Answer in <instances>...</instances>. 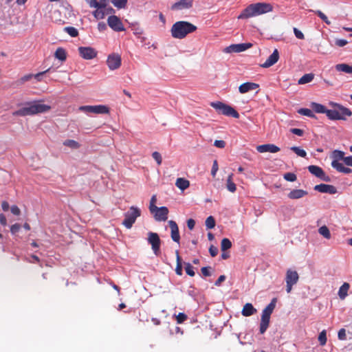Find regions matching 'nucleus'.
<instances>
[{"label":"nucleus","mask_w":352,"mask_h":352,"mask_svg":"<svg viewBox=\"0 0 352 352\" xmlns=\"http://www.w3.org/2000/svg\"><path fill=\"white\" fill-rule=\"evenodd\" d=\"M148 242L151 245L152 250L156 256L160 254L161 240L155 232H148Z\"/></svg>","instance_id":"obj_10"},{"label":"nucleus","mask_w":352,"mask_h":352,"mask_svg":"<svg viewBox=\"0 0 352 352\" xmlns=\"http://www.w3.org/2000/svg\"><path fill=\"white\" fill-rule=\"evenodd\" d=\"M80 110L87 113H94L98 114H105L109 112V109L108 107L101 104L94 106H82L80 107Z\"/></svg>","instance_id":"obj_11"},{"label":"nucleus","mask_w":352,"mask_h":352,"mask_svg":"<svg viewBox=\"0 0 352 352\" xmlns=\"http://www.w3.org/2000/svg\"><path fill=\"white\" fill-rule=\"evenodd\" d=\"M157 201L156 195H153L151 201H150V205H149V210L150 212L154 210L157 206H155V203Z\"/></svg>","instance_id":"obj_51"},{"label":"nucleus","mask_w":352,"mask_h":352,"mask_svg":"<svg viewBox=\"0 0 352 352\" xmlns=\"http://www.w3.org/2000/svg\"><path fill=\"white\" fill-rule=\"evenodd\" d=\"M319 233L326 239H330L331 234L329 228L326 226L320 227L318 230Z\"/></svg>","instance_id":"obj_39"},{"label":"nucleus","mask_w":352,"mask_h":352,"mask_svg":"<svg viewBox=\"0 0 352 352\" xmlns=\"http://www.w3.org/2000/svg\"><path fill=\"white\" fill-rule=\"evenodd\" d=\"M279 58V53L278 50L275 49L273 53L269 56L266 61L261 65L263 68H268L276 63Z\"/></svg>","instance_id":"obj_22"},{"label":"nucleus","mask_w":352,"mask_h":352,"mask_svg":"<svg viewBox=\"0 0 352 352\" xmlns=\"http://www.w3.org/2000/svg\"><path fill=\"white\" fill-rule=\"evenodd\" d=\"M51 107L44 104H40L38 101L26 102L25 107L14 111V116H27L37 113L47 112L50 110Z\"/></svg>","instance_id":"obj_1"},{"label":"nucleus","mask_w":352,"mask_h":352,"mask_svg":"<svg viewBox=\"0 0 352 352\" xmlns=\"http://www.w3.org/2000/svg\"><path fill=\"white\" fill-rule=\"evenodd\" d=\"M276 303V298H273L270 303L263 310L261 323H260V333L263 334L267 329L270 324V316L275 309Z\"/></svg>","instance_id":"obj_5"},{"label":"nucleus","mask_w":352,"mask_h":352,"mask_svg":"<svg viewBox=\"0 0 352 352\" xmlns=\"http://www.w3.org/2000/svg\"><path fill=\"white\" fill-rule=\"evenodd\" d=\"M331 166L333 168L336 169L338 172L341 173L342 170L344 168V165L339 162L338 160H334L331 162Z\"/></svg>","instance_id":"obj_44"},{"label":"nucleus","mask_w":352,"mask_h":352,"mask_svg":"<svg viewBox=\"0 0 352 352\" xmlns=\"http://www.w3.org/2000/svg\"><path fill=\"white\" fill-rule=\"evenodd\" d=\"M308 194V192L302 189H293L288 195V198L291 199H298Z\"/></svg>","instance_id":"obj_25"},{"label":"nucleus","mask_w":352,"mask_h":352,"mask_svg":"<svg viewBox=\"0 0 352 352\" xmlns=\"http://www.w3.org/2000/svg\"><path fill=\"white\" fill-rule=\"evenodd\" d=\"M259 87V85L255 82H247L241 84L239 87L241 94H245Z\"/></svg>","instance_id":"obj_24"},{"label":"nucleus","mask_w":352,"mask_h":352,"mask_svg":"<svg viewBox=\"0 0 352 352\" xmlns=\"http://www.w3.org/2000/svg\"><path fill=\"white\" fill-rule=\"evenodd\" d=\"M283 178L288 182H294L296 180L297 177L293 173H287L284 174Z\"/></svg>","instance_id":"obj_47"},{"label":"nucleus","mask_w":352,"mask_h":352,"mask_svg":"<svg viewBox=\"0 0 352 352\" xmlns=\"http://www.w3.org/2000/svg\"><path fill=\"white\" fill-rule=\"evenodd\" d=\"M109 26L116 32H121L124 30V25L120 19L115 16H110L107 19Z\"/></svg>","instance_id":"obj_16"},{"label":"nucleus","mask_w":352,"mask_h":352,"mask_svg":"<svg viewBox=\"0 0 352 352\" xmlns=\"http://www.w3.org/2000/svg\"><path fill=\"white\" fill-rule=\"evenodd\" d=\"M168 225L170 228V236L172 240L174 242L179 243L180 241V235L177 223L173 220H170L168 221Z\"/></svg>","instance_id":"obj_20"},{"label":"nucleus","mask_w":352,"mask_h":352,"mask_svg":"<svg viewBox=\"0 0 352 352\" xmlns=\"http://www.w3.org/2000/svg\"><path fill=\"white\" fill-rule=\"evenodd\" d=\"M336 69L338 72H342L346 74H352V66L346 63L336 65Z\"/></svg>","instance_id":"obj_32"},{"label":"nucleus","mask_w":352,"mask_h":352,"mask_svg":"<svg viewBox=\"0 0 352 352\" xmlns=\"http://www.w3.org/2000/svg\"><path fill=\"white\" fill-rule=\"evenodd\" d=\"M152 157L156 161V162L158 165H160L162 164V158L161 154L159 152H157V151L153 152L152 153Z\"/></svg>","instance_id":"obj_49"},{"label":"nucleus","mask_w":352,"mask_h":352,"mask_svg":"<svg viewBox=\"0 0 352 352\" xmlns=\"http://www.w3.org/2000/svg\"><path fill=\"white\" fill-rule=\"evenodd\" d=\"M232 177L233 174H230L228 175L226 182V188L230 192H234L236 190V184L232 181Z\"/></svg>","instance_id":"obj_34"},{"label":"nucleus","mask_w":352,"mask_h":352,"mask_svg":"<svg viewBox=\"0 0 352 352\" xmlns=\"http://www.w3.org/2000/svg\"><path fill=\"white\" fill-rule=\"evenodd\" d=\"M21 229V226L20 224L19 223H15L14 225H12L10 228V232L12 233V234H16V232H18L19 231V230Z\"/></svg>","instance_id":"obj_60"},{"label":"nucleus","mask_w":352,"mask_h":352,"mask_svg":"<svg viewBox=\"0 0 352 352\" xmlns=\"http://www.w3.org/2000/svg\"><path fill=\"white\" fill-rule=\"evenodd\" d=\"M311 107L316 113H325L327 116V112L329 109H327L324 105L316 102H312L311 104Z\"/></svg>","instance_id":"obj_29"},{"label":"nucleus","mask_w":352,"mask_h":352,"mask_svg":"<svg viewBox=\"0 0 352 352\" xmlns=\"http://www.w3.org/2000/svg\"><path fill=\"white\" fill-rule=\"evenodd\" d=\"M141 210L136 206H131L129 210L124 214L122 225L127 229H131L138 217H140Z\"/></svg>","instance_id":"obj_7"},{"label":"nucleus","mask_w":352,"mask_h":352,"mask_svg":"<svg viewBox=\"0 0 352 352\" xmlns=\"http://www.w3.org/2000/svg\"><path fill=\"white\" fill-rule=\"evenodd\" d=\"M10 210L12 213L14 215H19L21 214V210L16 205L12 206Z\"/></svg>","instance_id":"obj_61"},{"label":"nucleus","mask_w":352,"mask_h":352,"mask_svg":"<svg viewBox=\"0 0 352 352\" xmlns=\"http://www.w3.org/2000/svg\"><path fill=\"white\" fill-rule=\"evenodd\" d=\"M210 106L213 107L218 113L223 114L226 116H231L234 118H239V113L231 106L228 105L222 102H212Z\"/></svg>","instance_id":"obj_6"},{"label":"nucleus","mask_w":352,"mask_h":352,"mask_svg":"<svg viewBox=\"0 0 352 352\" xmlns=\"http://www.w3.org/2000/svg\"><path fill=\"white\" fill-rule=\"evenodd\" d=\"M348 43V41L345 39H336L335 41L336 45L338 47H344Z\"/></svg>","instance_id":"obj_58"},{"label":"nucleus","mask_w":352,"mask_h":352,"mask_svg":"<svg viewBox=\"0 0 352 352\" xmlns=\"http://www.w3.org/2000/svg\"><path fill=\"white\" fill-rule=\"evenodd\" d=\"M350 288V285L348 283H344L338 290V296L341 300L345 299L348 296V291Z\"/></svg>","instance_id":"obj_28"},{"label":"nucleus","mask_w":352,"mask_h":352,"mask_svg":"<svg viewBox=\"0 0 352 352\" xmlns=\"http://www.w3.org/2000/svg\"><path fill=\"white\" fill-rule=\"evenodd\" d=\"M338 337L341 340H344L346 339V331L344 329H341L339 330Z\"/></svg>","instance_id":"obj_56"},{"label":"nucleus","mask_w":352,"mask_h":352,"mask_svg":"<svg viewBox=\"0 0 352 352\" xmlns=\"http://www.w3.org/2000/svg\"><path fill=\"white\" fill-rule=\"evenodd\" d=\"M168 209L166 206L157 207L151 213L153 214L154 218L157 221H165L168 219Z\"/></svg>","instance_id":"obj_12"},{"label":"nucleus","mask_w":352,"mask_h":352,"mask_svg":"<svg viewBox=\"0 0 352 352\" xmlns=\"http://www.w3.org/2000/svg\"><path fill=\"white\" fill-rule=\"evenodd\" d=\"M51 19L53 22L59 23V24H63L65 23L64 19L63 17L62 12H59V8L57 6L56 8H54L53 10L51 11L50 14Z\"/></svg>","instance_id":"obj_23"},{"label":"nucleus","mask_w":352,"mask_h":352,"mask_svg":"<svg viewBox=\"0 0 352 352\" xmlns=\"http://www.w3.org/2000/svg\"><path fill=\"white\" fill-rule=\"evenodd\" d=\"M175 186L182 190L187 189L190 186V182L184 178L179 177L177 179Z\"/></svg>","instance_id":"obj_30"},{"label":"nucleus","mask_w":352,"mask_h":352,"mask_svg":"<svg viewBox=\"0 0 352 352\" xmlns=\"http://www.w3.org/2000/svg\"><path fill=\"white\" fill-rule=\"evenodd\" d=\"M188 319V316L184 313H179L176 316V320L177 324H182Z\"/></svg>","instance_id":"obj_45"},{"label":"nucleus","mask_w":352,"mask_h":352,"mask_svg":"<svg viewBox=\"0 0 352 352\" xmlns=\"http://www.w3.org/2000/svg\"><path fill=\"white\" fill-rule=\"evenodd\" d=\"M107 64L111 70L118 69L121 65V57L118 54H111L109 55Z\"/></svg>","instance_id":"obj_15"},{"label":"nucleus","mask_w":352,"mask_h":352,"mask_svg":"<svg viewBox=\"0 0 352 352\" xmlns=\"http://www.w3.org/2000/svg\"><path fill=\"white\" fill-rule=\"evenodd\" d=\"M206 227L208 229H212L215 226V220L214 218L212 216H209L207 217L205 221Z\"/></svg>","instance_id":"obj_41"},{"label":"nucleus","mask_w":352,"mask_h":352,"mask_svg":"<svg viewBox=\"0 0 352 352\" xmlns=\"http://www.w3.org/2000/svg\"><path fill=\"white\" fill-rule=\"evenodd\" d=\"M176 254V261H177V265L175 268V272L178 276L182 275V259L179 256V253L178 250L175 251Z\"/></svg>","instance_id":"obj_33"},{"label":"nucleus","mask_w":352,"mask_h":352,"mask_svg":"<svg viewBox=\"0 0 352 352\" xmlns=\"http://www.w3.org/2000/svg\"><path fill=\"white\" fill-rule=\"evenodd\" d=\"M291 150L293 151L297 155L305 157L307 155V153L305 150L301 149L300 147L298 146H292L291 147Z\"/></svg>","instance_id":"obj_42"},{"label":"nucleus","mask_w":352,"mask_h":352,"mask_svg":"<svg viewBox=\"0 0 352 352\" xmlns=\"http://www.w3.org/2000/svg\"><path fill=\"white\" fill-rule=\"evenodd\" d=\"M90 8H95L96 10L93 12L97 19H102L110 12L106 11L107 6V1H89Z\"/></svg>","instance_id":"obj_8"},{"label":"nucleus","mask_w":352,"mask_h":352,"mask_svg":"<svg viewBox=\"0 0 352 352\" xmlns=\"http://www.w3.org/2000/svg\"><path fill=\"white\" fill-rule=\"evenodd\" d=\"M78 52L80 56L86 60L93 59L97 56V52L91 47H80Z\"/></svg>","instance_id":"obj_17"},{"label":"nucleus","mask_w":352,"mask_h":352,"mask_svg":"<svg viewBox=\"0 0 352 352\" xmlns=\"http://www.w3.org/2000/svg\"><path fill=\"white\" fill-rule=\"evenodd\" d=\"M63 144L66 146L75 149L78 148L80 146V144L74 140H66L64 141Z\"/></svg>","instance_id":"obj_37"},{"label":"nucleus","mask_w":352,"mask_h":352,"mask_svg":"<svg viewBox=\"0 0 352 352\" xmlns=\"http://www.w3.org/2000/svg\"><path fill=\"white\" fill-rule=\"evenodd\" d=\"M197 30V26L192 23L185 21H179L175 22L171 29V36L175 38L182 39L185 38L188 34L192 33Z\"/></svg>","instance_id":"obj_3"},{"label":"nucleus","mask_w":352,"mask_h":352,"mask_svg":"<svg viewBox=\"0 0 352 352\" xmlns=\"http://www.w3.org/2000/svg\"><path fill=\"white\" fill-rule=\"evenodd\" d=\"M185 270L186 274L190 276H194L195 274L193 267L189 263H185Z\"/></svg>","instance_id":"obj_48"},{"label":"nucleus","mask_w":352,"mask_h":352,"mask_svg":"<svg viewBox=\"0 0 352 352\" xmlns=\"http://www.w3.org/2000/svg\"><path fill=\"white\" fill-rule=\"evenodd\" d=\"M64 31L72 37H76L78 35V30L74 27H65Z\"/></svg>","instance_id":"obj_40"},{"label":"nucleus","mask_w":352,"mask_h":352,"mask_svg":"<svg viewBox=\"0 0 352 352\" xmlns=\"http://www.w3.org/2000/svg\"><path fill=\"white\" fill-rule=\"evenodd\" d=\"M209 252L211 256L214 257L218 254V248L213 245H211L209 248Z\"/></svg>","instance_id":"obj_53"},{"label":"nucleus","mask_w":352,"mask_h":352,"mask_svg":"<svg viewBox=\"0 0 352 352\" xmlns=\"http://www.w3.org/2000/svg\"><path fill=\"white\" fill-rule=\"evenodd\" d=\"M232 247V243L229 239L223 238L221 242V250L224 252Z\"/></svg>","instance_id":"obj_36"},{"label":"nucleus","mask_w":352,"mask_h":352,"mask_svg":"<svg viewBox=\"0 0 352 352\" xmlns=\"http://www.w3.org/2000/svg\"><path fill=\"white\" fill-rule=\"evenodd\" d=\"M299 276L296 271L288 270L286 273V291L290 293L294 285L296 284L298 280Z\"/></svg>","instance_id":"obj_9"},{"label":"nucleus","mask_w":352,"mask_h":352,"mask_svg":"<svg viewBox=\"0 0 352 352\" xmlns=\"http://www.w3.org/2000/svg\"><path fill=\"white\" fill-rule=\"evenodd\" d=\"M294 33L296 38H298L299 39H304L305 36H304L303 33L301 31H300L298 29H297L296 28H294Z\"/></svg>","instance_id":"obj_57"},{"label":"nucleus","mask_w":352,"mask_h":352,"mask_svg":"<svg viewBox=\"0 0 352 352\" xmlns=\"http://www.w3.org/2000/svg\"><path fill=\"white\" fill-rule=\"evenodd\" d=\"M32 77H33V75H32V74H27V75H25V76H23V77H21V78L19 79V82H20L21 84H23V83H24L25 82L30 80Z\"/></svg>","instance_id":"obj_62"},{"label":"nucleus","mask_w":352,"mask_h":352,"mask_svg":"<svg viewBox=\"0 0 352 352\" xmlns=\"http://www.w3.org/2000/svg\"><path fill=\"white\" fill-rule=\"evenodd\" d=\"M280 148L273 144H261L256 146V151L259 153H277L280 151Z\"/></svg>","instance_id":"obj_21"},{"label":"nucleus","mask_w":352,"mask_h":352,"mask_svg":"<svg viewBox=\"0 0 352 352\" xmlns=\"http://www.w3.org/2000/svg\"><path fill=\"white\" fill-rule=\"evenodd\" d=\"M314 189L320 192L329 193L331 195H333L337 192V189L334 186L325 184L316 185Z\"/></svg>","instance_id":"obj_19"},{"label":"nucleus","mask_w":352,"mask_h":352,"mask_svg":"<svg viewBox=\"0 0 352 352\" xmlns=\"http://www.w3.org/2000/svg\"><path fill=\"white\" fill-rule=\"evenodd\" d=\"M298 113L300 115L305 116L309 118H316V116L313 113V111L307 108H301L298 111Z\"/></svg>","instance_id":"obj_38"},{"label":"nucleus","mask_w":352,"mask_h":352,"mask_svg":"<svg viewBox=\"0 0 352 352\" xmlns=\"http://www.w3.org/2000/svg\"><path fill=\"white\" fill-rule=\"evenodd\" d=\"M114 6L118 9L124 8L126 6L127 1H111Z\"/></svg>","instance_id":"obj_52"},{"label":"nucleus","mask_w":352,"mask_h":352,"mask_svg":"<svg viewBox=\"0 0 352 352\" xmlns=\"http://www.w3.org/2000/svg\"><path fill=\"white\" fill-rule=\"evenodd\" d=\"M54 56L56 58L58 59L59 60L63 62L65 61L67 59V52L65 49L63 47H58L56 49Z\"/></svg>","instance_id":"obj_31"},{"label":"nucleus","mask_w":352,"mask_h":352,"mask_svg":"<svg viewBox=\"0 0 352 352\" xmlns=\"http://www.w3.org/2000/svg\"><path fill=\"white\" fill-rule=\"evenodd\" d=\"M314 78V75L313 74H306L298 80V82L299 85H304L312 81Z\"/></svg>","instance_id":"obj_35"},{"label":"nucleus","mask_w":352,"mask_h":352,"mask_svg":"<svg viewBox=\"0 0 352 352\" xmlns=\"http://www.w3.org/2000/svg\"><path fill=\"white\" fill-rule=\"evenodd\" d=\"M318 341L320 342V344L321 346H324L326 344V342H327V334H326V331L325 330H322L319 336H318Z\"/></svg>","instance_id":"obj_43"},{"label":"nucleus","mask_w":352,"mask_h":352,"mask_svg":"<svg viewBox=\"0 0 352 352\" xmlns=\"http://www.w3.org/2000/svg\"><path fill=\"white\" fill-rule=\"evenodd\" d=\"M218 168H219V167H218L217 161L214 160L213 162V164H212V170H211V175H212V177H215L217 172L218 170Z\"/></svg>","instance_id":"obj_54"},{"label":"nucleus","mask_w":352,"mask_h":352,"mask_svg":"<svg viewBox=\"0 0 352 352\" xmlns=\"http://www.w3.org/2000/svg\"><path fill=\"white\" fill-rule=\"evenodd\" d=\"M252 46V44L250 43H239V44H232L228 47H226L223 52L226 53H232V52H241L247 50Z\"/></svg>","instance_id":"obj_13"},{"label":"nucleus","mask_w":352,"mask_h":352,"mask_svg":"<svg viewBox=\"0 0 352 352\" xmlns=\"http://www.w3.org/2000/svg\"><path fill=\"white\" fill-rule=\"evenodd\" d=\"M59 12H62L64 22L72 16H74L72 7L68 3L67 1H63L62 3L58 5Z\"/></svg>","instance_id":"obj_18"},{"label":"nucleus","mask_w":352,"mask_h":352,"mask_svg":"<svg viewBox=\"0 0 352 352\" xmlns=\"http://www.w3.org/2000/svg\"><path fill=\"white\" fill-rule=\"evenodd\" d=\"M210 268V267H204L201 268V273L204 276H210L211 275Z\"/></svg>","instance_id":"obj_64"},{"label":"nucleus","mask_w":352,"mask_h":352,"mask_svg":"<svg viewBox=\"0 0 352 352\" xmlns=\"http://www.w3.org/2000/svg\"><path fill=\"white\" fill-rule=\"evenodd\" d=\"M329 105L333 108L327 112V118L331 120H346L352 116V111L347 107L334 102H330Z\"/></svg>","instance_id":"obj_4"},{"label":"nucleus","mask_w":352,"mask_h":352,"mask_svg":"<svg viewBox=\"0 0 352 352\" xmlns=\"http://www.w3.org/2000/svg\"><path fill=\"white\" fill-rule=\"evenodd\" d=\"M316 14H318V16L327 25H330L331 24V21H329L328 18L327 17V16L323 13L320 10H317L316 11Z\"/></svg>","instance_id":"obj_50"},{"label":"nucleus","mask_w":352,"mask_h":352,"mask_svg":"<svg viewBox=\"0 0 352 352\" xmlns=\"http://www.w3.org/2000/svg\"><path fill=\"white\" fill-rule=\"evenodd\" d=\"M291 133L298 136H302L304 134L303 130L297 128H293L290 129Z\"/></svg>","instance_id":"obj_59"},{"label":"nucleus","mask_w":352,"mask_h":352,"mask_svg":"<svg viewBox=\"0 0 352 352\" xmlns=\"http://www.w3.org/2000/svg\"><path fill=\"white\" fill-rule=\"evenodd\" d=\"M192 1H177L172 6L173 10H187L192 6Z\"/></svg>","instance_id":"obj_26"},{"label":"nucleus","mask_w":352,"mask_h":352,"mask_svg":"<svg viewBox=\"0 0 352 352\" xmlns=\"http://www.w3.org/2000/svg\"><path fill=\"white\" fill-rule=\"evenodd\" d=\"M333 157L336 160H342L343 161H344V158L346 157H344V153L343 151H337V150H336L333 152Z\"/></svg>","instance_id":"obj_46"},{"label":"nucleus","mask_w":352,"mask_h":352,"mask_svg":"<svg viewBox=\"0 0 352 352\" xmlns=\"http://www.w3.org/2000/svg\"><path fill=\"white\" fill-rule=\"evenodd\" d=\"M214 145L220 148H223L226 146V142L223 140H215Z\"/></svg>","instance_id":"obj_63"},{"label":"nucleus","mask_w":352,"mask_h":352,"mask_svg":"<svg viewBox=\"0 0 352 352\" xmlns=\"http://www.w3.org/2000/svg\"><path fill=\"white\" fill-rule=\"evenodd\" d=\"M309 171L318 178L324 182H330L331 179L329 176L326 175L325 173L322 168L316 165H310L308 166Z\"/></svg>","instance_id":"obj_14"},{"label":"nucleus","mask_w":352,"mask_h":352,"mask_svg":"<svg viewBox=\"0 0 352 352\" xmlns=\"http://www.w3.org/2000/svg\"><path fill=\"white\" fill-rule=\"evenodd\" d=\"M273 6L270 3H256L250 4L239 15L238 19H243L271 12Z\"/></svg>","instance_id":"obj_2"},{"label":"nucleus","mask_w":352,"mask_h":352,"mask_svg":"<svg viewBox=\"0 0 352 352\" xmlns=\"http://www.w3.org/2000/svg\"><path fill=\"white\" fill-rule=\"evenodd\" d=\"M52 71V67H50L48 68L47 70L44 71V72H39L35 75H33V76L38 80V81H41V76H43L44 74L45 73H47V72H50Z\"/></svg>","instance_id":"obj_55"},{"label":"nucleus","mask_w":352,"mask_h":352,"mask_svg":"<svg viewBox=\"0 0 352 352\" xmlns=\"http://www.w3.org/2000/svg\"><path fill=\"white\" fill-rule=\"evenodd\" d=\"M256 312V309L251 303H246L242 309L241 314L243 316H250Z\"/></svg>","instance_id":"obj_27"}]
</instances>
